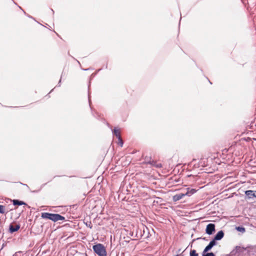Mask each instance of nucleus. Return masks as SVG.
<instances>
[{
	"label": "nucleus",
	"mask_w": 256,
	"mask_h": 256,
	"mask_svg": "<svg viewBox=\"0 0 256 256\" xmlns=\"http://www.w3.org/2000/svg\"><path fill=\"white\" fill-rule=\"evenodd\" d=\"M52 12L54 13L53 10H51Z\"/></svg>",
	"instance_id": "obj_22"
},
{
	"label": "nucleus",
	"mask_w": 256,
	"mask_h": 256,
	"mask_svg": "<svg viewBox=\"0 0 256 256\" xmlns=\"http://www.w3.org/2000/svg\"><path fill=\"white\" fill-rule=\"evenodd\" d=\"M88 226L91 228H92V226L91 225V224H90L88 225Z\"/></svg>",
	"instance_id": "obj_20"
},
{
	"label": "nucleus",
	"mask_w": 256,
	"mask_h": 256,
	"mask_svg": "<svg viewBox=\"0 0 256 256\" xmlns=\"http://www.w3.org/2000/svg\"><path fill=\"white\" fill-rule=\"evenodd\" d=\"M190 256H198V254L196 253V250H192L190 251Z\"/></svg>",
	"instance_id": "obj_11"
},
{
	"label": "nucleus",
	"mask_w": 256,
	"mask_h": 256,
	"mask_svg": "<svg viewBox=\"0 0 256 256\" xmlns=\"http://www.w3.org/2000/svg\"><path fill=\"white\" fill-rule=\"evenodd\" d=\"M185 196V193L178 194L173 196L172 200L174 202H177L182 198Z\"/></svg>",
	"instance_id": "obj_5"
},
{
	"label": "nucleus",
	"mask_w": 256,
	"mask_h": 256,
	"mask_svg": "<svg viewBox=\"0 0 256 256\" xmlns=\"http://www.w3.org/2000/svg\"><path fill=\"white\" fill-rule=\"evenodd\" d=\"M245 194L248 199H251L253 198H256V191L248 190L245 192Z\"/></svg>",
	"instance_id": "obj_4"
},
{
	"label": "nucleus",
	"mask_w": 256,
	"mask_h": 256,
	"mask_svg": "<svg viewBox=\"0 0 256 256\" xmlns=\"http://www.w3.org/2000/svg\"><path fill=\"white\" fill-rule=\"evenodd\" d=\"M24 186H26L27 187H28V185L27 184H24Z\"/></svg>",
	"instance_id": "obj_23"
},
{
	"label": "nucleus",
	"mask_w": 256,
	"mask_h": 256,
	"mask_svg": "<svg viewBox=\"0 0 256 256\" xmlns=\"http://www.w3.org/2000/svg\"><path fill=\"white\" fill-rule=\"evenodd\" d=\"M216 240H214V238L210 242L209 244H210V246H212V247H213L216 244Z\"/></svg>",
	"instance_id": "obj_16"
},
{
	"label": "nucleus",
	"mask_w": 256,
	"mask_h": 256,
	"mask_svg": "<svg viewBox=\"0 0 256 256\" xmlns=\"http://www.w3.org/2000/svg\"><path fill=\"white\" fill-rule=\"evenodd\" d=\"M236 230L240 232H245V228L242 226L236 227Z\"/></svg>",
	"instance_id": "obj_13"
},
{
	"label": "nucleus",
	"mask_w": 256,
	"mask_h": 256,
	"mask_svg": "<svg viewBox=\"0 0 256 256\" xmlns=\"http://www.w3.org/2000/svg\"><path fill=\"white\" fill-rule=\"evenodd\" d=\"M13 204L14 205H18V206H21L22 204H26L23 202L22 201H20L17 200H13Z\"/></svg>",
	"instance_id": "obj_10"
},
{
	"label": "nucleus",
	"mask_w": 256,
	"mask_h": 256,
	"mask_svg": "<svg viewBox=\"0 0 256 256\" xmlns=\"http://www.w3.org/2000/svg\"><path fill=\"white\" fill-rule=\"evenodd\" d=\"M118 144L121 146L122 147V146H123V141L122 140V138H118Z\"/></svg>",
	"instance_id": "obj_17"
},
{
	"label": "nucleus",
	"mask_w": 256,
	"mask_h": 256,
	"mask_svg": "<svg viewBox=\"0 0 256 256\" xmlns=\"http://www.w3.org/2000/svg\"><path fill=\"white\" fill-rule=\"evenodd\" d=\"M41 216L42 218L52 220L53 222H58V220H64L65 218L59 214H50L48 212L42 213Z\"/></svg>",
	"instance_id": "obj_1"
},
{
	"label": "nucleus",
	"mask_w": 256,
	"mask_h": 256,
	"mask_svg": "<svg viewBox=\"0 0 256 256\" xmlns=\"http://www.w3.org/2000/svg\"><path fill=\"white\" fill-rule=\"evenodd\" d=\"M176 256H178V255H176Z\"/></svg>",
	"instance_id": "obj_24"
},
{
	"label": "nucleus",
	"mask_w": 256,
	"mask_h": 256,
	"mask_svg": "<svg viewBox=\"0 0 256 256\" xmlns=\"http://www.w3.org/2000/svg\"><path fill=\"white\" fill-rule=\"evenodd\" d=\"M94 251L98 256H106V252L105 247L101 244H98L92 246Z\"/></svg>",
	"instance_id": "obj_2"
},
{
	"label": "nucleus",
	"mask_w": 256,
	"mask_h": 256,
	"mask_svg": "<svg viewBox=\"0 0 256 256\" xmlns=\"http://www.w3.org/2000/svg\"><path fill=\"white\" fill-rule=\"evenodd\" d=\"M224 236V232L222 230L219 231L215 236L214 239L216 240H220Z\"/></svg>",
	"instance_id": "obj_7"
},
{
	"label": "nucleus",
	"mask_w": 256,
	"mask_h": 256,
	"mask_svg": "<svg viewBox=\"0 0 256 256\" xmlns=\"http://www.w3.org/2000/svg\"><path fill=\"white\" fill-rule=\"evenodd\" d=\"M196 190L194 188L190 189V188H188L187 192L185 193L186 196H190L196 192Z\"/></svg>",
	"instance_id": "obj_8"
},
{
	"label": "nucleus",
	"mask_w": 256,
	"mask_h": 256,
	"mask_svg": "<svg viewBox=\"0 0 256 256\" xmlns=\"http://www.w3.org/2000/svg\"><path fill=\"white\" fill-rule=\"evenodd\" d=\"M0 213L2 214L5 213V207L2 205H0Z\"/></svg>",
	"instance_id": "obj_14"
},
{
	"label": "nucleus",
	"mask_w": 256,
	"mask_h": 256,
	"mask_svg": "<svg viewBox=\"0 0 256 256\" xmlns=\"http://www.w3.org/2000/svg\"><path fill=\"white\" fill-rule=\"evenodd\" d=\"M60 82H61V80H60L58 83V86H60Z\"/></svg>",
	"instance_id": "obj_19"
},
{
	"label": "nucleus",
	"mask_w": 256,
	"mask_h": 256,
	"mask_svg": "<svg viewBox=\"0 0 256 256\" xmlns=\"http://www.w3.org/2000/svg\"><path fill=\"white\" fill-rule=\"evenodd\" d=\"M20 228V226L19 224H16V226H13L12 224H10L9 230L10 232L13 233L15 232L18 231Z\"/></svg>",
	"instance_id": "obj_6"
},
{
	"label": "nucleus",
	"mask_w": 256,
	"mask_h": 256,
	"mask_svg": "<svg viewBox=\"0 0 256 256\" xmlns=\"http://www.w3.org/2000/svg\"><path fill=\"white\" fill-rule=\"evenodd\" d=\"M212 247L210 246V244H208L204 249L203 251V253H206L207 252L209 251Z\"/></svg>",
	"instance_id": "obj_12"
},
{
	"label": "nucleus",
	"mask_w": 256,
	"mask_h": 256,
	"mask_svg": "<svg viewBox=\"0 0 256 256\" xmlns=\"http://www.w3.org/2000/svg\"><path fill=\"white\" fill-rule=\"evenodd\" d=\"M153 163H154V165L156 167V168H161L162 166V165L161 164L159 163V164H155L154 162H152Z\"/></svg>",
	"instance_id": "obj_18"
},
{
	"label": "nucleus",
	"mask_w": 256,
	"mask_h": 256,
	"mask_svg": "<svg viewBox=\"0 0 256 256\" xmlns=\"http://www.w3.org/2000/svg\"><path fill=\"white\" fill-rule=\"evenodd\" d=\"M202 256H214V254L213 252H208V253H203Z\"/></svg>",
	"instance_id": "obj_15"
},
{
	"label": "nucleus",
	"mask_w": 256,
	"mask_h": 256,
	"mask_svg": "<svg viewBox=\"0 0 256 256\" xmlns=\"http://www.w3.org/2000/svg\"><path fill=\"white\" fill-rule=\"evenodd\" d=\"M112 133L114 135L116 136L118 138H121L120 130L116 128H115L114 129Z\"/></svg>",
	"instance_id": "obj_9"
},
{
	"label": "nucleus",
	"mask_w": 256,
	"mask_h": 256,
	"mask_svg": "<svg viewBox=\"0 0 256 256\" xmlns=\"http://www.w3.org/2000/svg\"><path fill=\"white\" fill-rule=\"evenodd\" d=\"M215 230V226L213 224H209L206 228V232L209 234H212Z\"/></svg>",
	"instance_id": "obj_3"
},
{
	"label": "nucleus",
	"mask_w": 256,
	"mask_h": 256,
	"mask_svg": "<svg viewBox=\"0 0 256 256\" xmlns=\"http://www.w3.org/2000/svg\"><path fill=\"white\" fill-rule=\"evenodd\" d=\"M88 101H89L90 105V99L88 100Z\"/></svg>",
	"instance_id": "obj_21"
}]
</instances>
